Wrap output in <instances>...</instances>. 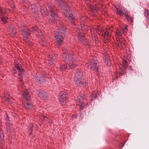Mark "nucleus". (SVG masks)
<instances>
[{
  "label": "nucleus",
  "mask_w": 149,
  "mask_h": 149,
  "mask_svg": "<svg viewBox=\"0 0 149 149\" xmlns=\"http://www.w3.org/2000/svg\"><path fill=\"white\" fill-rule=\"evenodd\" d=\"M33 29L37 32L38 33H41V31L40 30L38 29V27L37 26H35L33 28Z\"/></svg>",
  "instance_id": "31"
},
{
  "label": "nucleus",
  "mask_w": 149,
  "mask_h": 149,
  "mask_svg": "<svg viewBox=\"0 0 149 149\" xmlns=\"http://www.w3.org/2000/svg\"><path fill=\"white\" fill-rule=\"evenodd\" d=\"M110 64V61H108V65H109Z\"/></svg>",
  "instance_id": "40"
},
{
  "label": "nucleus",
  "mask_w": 149,
  "mask_h": 149,
  "mask_svg": "<svg viewBox=\"0 0 149 149\" xmlns=\"http://www.w3.org/2000/svg\"><path fill=\"white\" fill-rule=\"evenodd\" d=\"M18 71L19 72V75L20 77V76L22 77V76L23 75L24 72V70L21 68L20 70H19Z\"/></svg>",
  "instance_id": "30"
},
{
  "label": "nucleus",
  "mask_w": 149,
  "mask_h": 149,
  "mask_svg": "<svg viewBox=\"0 0 149 149\" xmlns=\"http://www.w3.org/2000/svg\"><path fill=\"white\" fill-rule=\"evenodd\" d=\"M7 100H9V99H10V98H9V97H7Z\"/></svg>",
  "instance_id": "46"
},
{
  "label": "nucleus",
  "mask_w": 149,
  "mask_h": 149,
  "mask_svg": "<svg viewBox=\"0 0 149 149\" xmlns=\"http://www.w3.org/2000/svg\"><path fill=\"white\" fill-rule=\"evenodd\" d=\"M127 26H125L123 28L121 29L122 32L123 33V34L124 35H125L127 33V31H128L127 29Z\"/></svg>",
  "instance_id": "21"
},
{
  "label": "nucleus",
  "mask_w": 149,
  "mask_h": 149,
  "mask_svg": "<svg viewBox=\"0 0 149 149\" xmlns=\"http://www.w3.org/2000/svg\"><path fill=\"white\" fill-rule=\"evenodd\" d=\"M1 75L0 74V79H1Z\"/></svg>",
  "instance_id": "45"
},
{
  "label": "nucleus",
  "mask_w": 149,
  "mask_h": 149,
  "mask_svg": "<svg viewBox=\"0 0 149 149\" xmlns=\"http://www.w3.org/2000/svg\"><path fill=\"white\" fill-rule=\"evenodd\" d=\"M59 97L60 99L66 98V93L65 92H62L59 94Z\"/></svg>",
  "instance_id": "14"
},
{
  "label": "nucleus",
  "mask_w": 149,
  "mask_h": 149,
  "mask_svg": "<svg viewBox=\"0 0 149 149\" xmlns=\"http://www.w3.org/2000/svg\"><path fill=\"white\" fill-rule=\"evenodd\" d=\"M122 63L123 65V70L122 71V72H124L125 69V68H127L128 63L126 60H123L122 61Z\"/></svg>",
  "instance_id": "16"
},
{
  "label": "nucleus",
  "mask_w": 149,
  "mask_h": 149,
  "mask_svg": "<svg viewBox=\"0 0 149 149\" xmlns=\"http://www.w3.org/2000/svg\"><path fill=\"white\" fill-rule=\"evenodd\" d=\"M31 10L33 13L36 12L37 10V6L36 4H33L31 5Z\"/></svg>",
  "instance_id": "18"
},
{
  "label": "nucleus",
  "mask_w": 149,
  "mask_h": 149,
  "mask_svg": "<svg viewBox=\"0 0 149 149\" xmlns=\"http://www.w3.org/2000/svg\"><path fill=\"white\" fill-rule=\"evenodd\" d=\"M39 97L43 100H45L47 98L46 93L43 91L39 90L37 91Z\"/></svg>",
  "instance_id": "8"
},
{
  "label": "nucleus",
  "mask_w": 149,
  "mask_h": 149,
  "mask_svg": "<svg viewBox=\"0 0 149 149\" xmlns=\"http://www.w3.org/2000/svg\"><path fill=\"white\" fill-rule=\"evenodd\" d=\"M8 28L9 29V32L13 34L15 33L16 29L14 27V25L13 24H10L9 25Z\"/></svg>",
  "instance_id": "11"
},
{
  "label": "nucleus",
  "mask_w": 149,
  "mask_h": 149,
  "mask_svg": "<svg viewBox=\"0 0 149 149\" xmlns=\"http://www.w3.org/2000/svg\"><path fill=\"white\" fill-rule=\"evenodd\" d=\"M23 1L24 3V6L26 7H27V6L25 5V4L26 5H27V3H28V1H27V0H23Z\"/></svg>",
  "instance_id": "34"
},
{
  "label": "nucleus",
  "mask_w": 149,
  "mask_h": 149,
  "mask_svg": "<svg viewBox=\"0 0 149 149\" xmlns=\"http://www.w3.org/2000/svg\"><path fill=\"white\" fill-rule=\"evenodd\" d=\"M26 104L28 105V102H26Z\"/></svg>",
  "instance_id": "44"
},
{
  "label": "nucleus",
  "mask_w": 149,
  "mask_h": 149,
  "mask_svg": "<svg viewBox=\"0 0 149 149\" xmlns=\"http://www.w3.org/2000/svg\"><path fill=\"white\" fill-rule=\"evenodd\" d=\"M112 29L111 28H107L106 31L104 33V36H106L109 37L111 36L112 31Z\"/></svg>",
  "instance_id": "13"
},
{
  "label": "nucleus",
  "mask_w": 149,
  "mask_h": 149,
  "mask_svg": "<svg viewBox=\"0 0 149 149\" xmlns=\"http://www.w3.org/2000/svg\"><path fill=\"white\" fill-rule=\"evenodd\" d=\"M28 93L27 92H24L23 94V97L24 100H26V101L28 100V98H27V95Z\"/></svg>",
  "instance_id": "26"
},
{
  "label": "nucleus",
  "mask_w": 149,
  "mask_h": 149,
  "mask_svg": "<svg viewBox=\"0 0 149 149\" xmlns=\"http://www.w3.org/2000/svg\"><path fill=\"white\" fill-rule=\"evenodd\" d=\"M47 118V117L45 116H44L43 117V120H46V119Z\"/></svg>",
  "instance_id": "39"
},
{
  "label": "nucleus",
  "mask_w": 149,
  "mask_h": 149,
  "mask_svg": "<svg viewBox=\"0 0 149 149\" xmlns=\"http://www.w3.org/2000/svg\"><path fill=\"white\" fill-rule=\"evenodd\" d=\"M84 97L83 96L82 97L81 96H79L78 98V101L80 103H82L84 102Z\"/></svg>",
  "instance_id": "22"
},
{
  "label": "nucleus",
  "mask_w": 149,
  "mask_h": 149,
  "mask_svg": "<svg viewBox=\"0 0 149 149\" xmlns=\"http://www.w3.org/2000/svg\"><path fill=\"white\" fill-rule=\"evenodd\" d=\"M65 28L61 24L59 29L55 33L56 44L58 45H60L63 43V39L65 36Z\"/></svg>",
  "instance_id": "4"
},
{
  "label": "nucleus",
  "mask_w": 149,
  "mask_h": 149,
  "mask_svg": "<svg viewBox=\"0 0 149 149\" xmlns=\"http://www.w3.org/2000/svg\"><path fill=\"white\" fill-rule=\"evenodd\" d=\"M61 103L62 104H65L66 103L68 102V100H67V98H63L59 99Z\"/></svg>",
  "instance_id": "19"
},
{
  "label": "nucleus",
  "mask_w": 149,
  "mask_h": 149,
  "mask_svg": "<svg viewBox=\"0 0 149 149\" xmlns=\"http://www.w3.org/2000/svg\"><path fill=\"white\" fill-rule=\"evenodd\" d=\"M55 57L54 55L50 54L49 55L48 63L51 65H52L55 62Z\"/></svg>",
  "instance_id": "9"
},
{
  "label": "nucleus",
  "mask_w": 149,
  "mask_h": 149,
  "mask_svg": "<svg viewBox=\"0 0 149 149\" xmlns=\"http://www.w3.org/2000/svg\"><path fill=\"white\" fill-rule=\"evenodd\" d=\"M96 57H94L93 58L90 59L88 63H87L86 65V66H90V68L94 71L98 72V61L96 60Z\"/></svg>",
  "instance_id": "5"
},
{
  "label": "nucleus",
  "mask_w": 149,
  "mask_h": 149,
  "mask_svg": "<svg viewBox=\"0 0 149 149\" xmlns=\"http://www.w3.org/2000/svg\"><path fill=\"white\" fill-rule=\"evenodd\" d=\"M125 16L126 19L131 23L133 22V17H130L128 15L125 14Z\"/></svg>",
  "instance_id": "20"
},
{
  "label": "nucleus",
  "mask_w": 149,
  "mask_h": 149,
  "mask_svg": "<svg viewBox=\"0 0 149 149\" xmlns=\"http://www.w3.org/2000/svg\"><path fill=\"white\" fill-rule=\"evenodd\" d=\"M1 132H2V133L3 134V131H2V130H1Z\"/></svg>",
  "instance_id": "47"
},
{
  "label": "nucleus",
  "mask_w": 149,
  "mask_h": 149,
  "mask_svg": "<svg viewBox=\"0 0 149 149\" xmlns=\"http://www.w3.org/2000/svg\"><path fill=\"white\" fill-rule=\"evenodd\" d=\"M124 42H123L122 43H121V42H120V44H118L119 46L120 45L122 47H124Z\"/></svg>",
  "instance_id": "35"
},
{
  "label": "nucleus",
  "mask_w": 149,
  "mask_h": 149,
  "mask_svg": "<svg viewBox=\"0 0 149 149\" xmlns=\"http://www.w3.org/2000/svg\"><path fill=\"white\" fill-rule=\"evenodd\" d=\"M47 6L50 10L49 21L55 24L56 21L59 20V17L57 13V10L54 5L50 2L47 3Z\"/></svg>",
  "instance_id": "3"
},
{
  "label": "nucleus",
  "mask_w": 149,
  "mask_h": 149,
  "mask_svg": "<svg viewBox=\"0 0 149 149\" xmlns=\"http://www.w3.org/2000/svg\"><path fill=\"white\" fill-rule=\"evenodd\" d=\"M82 73L81 72L80 70H78L77 71L75 75V78H82Z\"/></svg>",
  "instance_id": "15"
},
{
  "label": "nucleus",
  "mask_w": 149,
  "mask_h": 149,
  "mask_svg": "<svg viewBox=\"0 0 149 149\" xmlns=\"http://www.w3.org/2000/svg\"><path fill=\"white\" fill-rule=\"evenodd\" d=\"M74 81L76 85L80 87H84L87 85L85 80L82 78H75Z\"/></svg>",
  "instance_id": "6"
},
{
  "label": "nucleus",
  "mask_w": 149,
  "mask_h": 149,
  "mask_svg": "<svg viewBox=\"0 0 149 149\" xmlns=\"http://www.w3.org/2000/svg\"><path fill=\"white\" fill-rule=\"evenodd\" d=\"M7 116L8 118V116H7Z\"/></svg>",
  "instance_id": "48"
},
{
  "label": "nucleus",
  "mask_w": 149,
  "mask_h": 149,
  "mask_svg": "<svg viewBox=\"0 0 149 149\" xmlns=\"http://www.w3.org/2000/svg\"><path fill=\"white\" fill-rule=\"evenodd\" d=\"M29 35H30V34H29H29H28L29 36Z\"/></svg>",
  "instance_id": "49"
},
{
  "label": "nucleus",
  "mask_w": 149,
  "mask_h": 149,
  "mask_svg": "<svg viewBox=\"0 0 149 149\" xmlns=\"http://www.w3.org/2000/svg\"><path fill=\"white\" fill-rule=\"evenodd\" d=\"M9 5L12 8H14L15 7V5L13 4L10 3Z\"/></svg>",
  "instance_id": "36"
},
{
  "label": "nucleus",
  "mask_w": 149,
  "mask_h": 149,
  "mask_svg": "<svg viewBox=\"0 0 149 149\" xmlns=\"http://www.w3.org/2000/svg\"><path fill=\"white\" fill-rule=\"evenodd\" d=\"M63 57L64 64H62L60 68L61 70L69 69L70 68L72 69L75 68L77 65V63L78 60L75 58V56L72 54H70L69 55L67 54L68 53L66 49L64 48L63 50Z\"/></svg>",
  "instance_id": "1"
},
{
  "label": "nucleus",
  "mask_w": 149,
  "mask_h": 149,
  "mask_svg": "<svg viewBox=\"0 0 149 149\" xmlns=\"http://www.w3.org/2000/svg\"><path fill=\"white\" fill-rule=\"evenodd\" d=\"M56 3L61 7L62 9L66 11V14H64L65 17L67 18L69 21L71 23H74L76 20L73 15L71 14L70 10L68 11L69 8L67 4V0H55Z\"/></svg>",
  "instance_id": "2"
},
{
  "label": "nucleus",
  "mask_w": 149,
  "mask_h": 149,
  "mask_svg": "<svg viewBox=\"0 0 149 149\" xmlns=\"http://www.w3.org/2000/svg\"><path fill=\"white\" fill-rule=\"evenodd\" d=\"M47 8L45 6H43L41 9V12L43 16H45L47 15Z\"/></svg>",
  "instance_id": "12"
},
{
  "label": "nucleus",
  "mask_w": 149,
  "mask_h": 149,
  "mask_svg": "<svg viewBox=\"0 0 149 149\" xmlns=\"http://www.w3.org/2000/svg\"><path fill=\"white\" fill-rule=\"evenodd\" d=\"M45 77L46 78V80H47V77H45V76H43L42 78H40V79H41V81H42V80H43V79H44V78H45Z\"/></svg>",
  "instance_id": "38"
},
{
  "label": "nucleus",
  "mask_w": 149,
  "mask_h": 149,
  "mask_svg": "<svg viewBox=\"0 0 149 149\" xmlns=\"http://www.w3.org/2000/svg\"><path fill=\"white\" fill-rule=\"evenodd\" d=\"M84 38H85L84 36L81 35H79L78 36V38L79 40L80 41L82 42H83L85 40Z\"/></svg>",
  "instance_id": "25"
},
{
  "label": "nucleus",
  "mask_w": 149,
  "mask_h": 149,
  "mask_svg": "<svg viewBox=\"0 0 149 149\" xmlns=\"http://www.w3.org/2000/svg\"><path fill=\"white\" fill-rule=\"evenodd\" d=\"M22 35L23 36V40L27 43L28 42V28L26 26H23L22 27Z\"/></svg>",
  "instance_id": "7"
},
{
  "label": "nucleus",
  "mask_w": 149,
  "mask_h": 149,
  "mask_svg": "<svg viewBox=\"0 0 149 149\" xmlns=\"http://www.w3.org/2000/svg\"><path fill=\"white\" fill-rule=\"evenodd\" d=\"M15 67L17 69L18 71L19 70H20L21 69L19 64H17L15 65Z\"/></svg>",
  "instance_id": "32"
},
{
  "label": "nucleus",
  "mask_w": 149,
  "mask_h": 149,
  "mask_svg": "<svg viewBox=\"0 0 149 149\" xmlns=\"http://www.w3.org/2000/svg\"><path fill=\"white\" fill-rule=\"evenodd\" d=\"M122 33L119 30H117L116 31V36H122Z\"/></svg>",
  "instance_id": "29"
},
{
  "label": "nucleus",
  "mask_w": 149,
  "mask_h": 149,
  "mask_svg": "<svg viewBox=\"0 0 149 149\" xmlns=\"http://www.w3.org/2000/svg\"><path fill=\"white\" fill-rule=\"evenodd\" d=\"M117 14H119L120 16H122L124 13L123 11L120 9H117Z\"/></svg>",
  "instance_id": "23"
},
{
  "label": "nucleus",
  "mask_w": 149,
  "mask_h": 149,
  "mask_svg": "<svg viewBox=\"0 0 149 149\" xmlns=\"http://www.w3.org/2000/svg\"><path fill=\"white\" fill-rule=\"evenodd\" d=\"M33 126V125L32 124H31V125H30V127H32Z\"/></svg>",
  "instance_id": "43"
},
{
  "label": "nucleus",
  "mask_w": 149,
  "mask_h": 149,
  "mask_svg": "<svg viewBox=\"0 0 149 149\" xmlns=\"http://www.w3.org/2000/svg\"><path fill=\"white\" fill-rule=\"evenodd\" d=\"M3 11L2 10V8L0 7V14H3Z\"/></svg>",
  "instance_id": "37"
},
{
  "label": "nucleus",
  "mask_w": 149,
  "mask_h": 149,
  "mask_svg": "<svg viewBox=\"0 0 149 149\" xmlns=\"http://www.w3.org/2000/svg\"><path fill=\"white\" fill-rule=\"evenodd\" d=\"M86 103L84 102L81 103L80 107V110H83L84 108H86Z\"/></svg>",
  "instance_id": "24"
},
{
  "label": "nucleus",
  "mask_w": 149,
  "mask_h": 149,
  "mask_svg": "<svg viewBox=\"0 0 149 149\" xmlns=\"http://www.w3.org/2000/svg\"><path fill=\"white\" fill-rule=\"evenodd\" d=\"M13 74H14V75L15 76V74H16V73L15 72H13Z\"/></svg>",
  "instance_id": "41"
},
{
  "label": "nucleus",
  "mask_w": 149,
  "mask_h": 149,
  "mask_svg": "<svg viewBox=\"0 0 149 149\" xmlns=\"http://www.w3.org/2000/svg\"><path fill=\"white\" fill-rule=\"evenodd\" d=\"M97 31L98 32V33L99 34H101L102 36H103V34L104 33V30L100 29H98Z\"/></svg>",
  "instance_id": "27"
},
{
  "label": "nucleus",
  "mask_w": 149,
  "mask_h": 149,
  "mask_svg": "<svg viewBox=\"0 0 149 149\" xmlns=\"http://www.w3.org/2000/svg\"><path fill=\"white\" fill-rule=\"evenodd\" d=\"M97 96V94L96 91H94L92 92L90 97L91 100L93 101L94 99Z\"/></svg>",
  "instance_id": "17"
},
{
  "label": "nucleus",
  "mask_w": 149,
  "mask_h": 149,
  "mask_svg": "<svg viewBox=\"0 0 149 149\" xmlns=\"http://www.w3.org/2000/svg\"><path fill=\"white\" fill-rule=\"evenodd\" d=\"M29 102L30 101V100L31 99H30V98L31 97L29 95ZM33 107V106L32 105V104H30L29 102V109H31Z\"/></svg>",
  "instance_id": "28"
},
{
  "label": "nucleus",
  "mask_w": 149,
  "mask_h": 149,
  "mask_svg": "<svg viewBox=\"0 0 149 149\" xmlns=\"http://www.w3.org/2000/svg\"><path fill=\"white\" fill-rule=\"evenodd\" d=\"M1 19L2 21L4 23H6L7 22V21L6 20V19L5 18L3 17H1Z\"/></svg>",
  "instance_id": "33"
},
{
  "label": "nucleus",
  "mask_w": 149,
  "mask_h": 149,
  "mask_svg": "<svg viewBox=\"0 0 149 149\" xmlns=\"http://www.w3.org/2000/svg\"><path fill=\"white\" fill-rule=\"evenodd\" d=\"M34 78L36 82L40 84H44L46 81V79L45 77L44 78L45 79L41 81L40 78L39 77L38 75L35 76Z\"/></svg>",
  "instance_id": "10"
},
{
  "label": "nucleus",
  "mask_w": 149,
  "mask_h": 149,
  "mask_svg": "<svg viewBox=\"0 0 149 149\" xmlns=\"http://www.w3.org/2000/svg\"><path fill=\"white\" fill-rule=\"evenodd\" d=\"M120 76H121V75H122V74H123V73H120Z\"/></svg>",
  "instance_id": "42"
}]
</instances>
